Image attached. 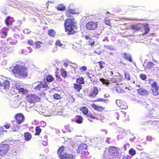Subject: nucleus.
<instances>
[{
  "label": "nucleus",
  "mask_w": 159,
  "mask_h": 159,
  "mask_svg": "<svg viewBox=\"0 0 159 159\" xmlns=\"http://www.w3.org/2000/svg\"><path fill=\"white\" fill-rule=\"evenodd\" d=\"M12 72L16 78L19 79L25 77L28 75V68L25 63L21 61L16 62L13 67Z\"/></svg>",
  "instance_id": "1"
},
{
  "label": "nucleus",
  "mask_w": 159,
  "mask_h": 159,
  "mask_svg": "<svg viewBox=\"0 0 159 159\" xmlns=\"http://www.w3.org/2000/svg\"><path fill=\"white\" fill-rule=\"evenodd\" d=\"M120 148L114 146H110L106 148L103 153V159H120L119 151Z\"/></svg>",
  "instance_id": "2"
},
{
  "label": "nucleus",
  "mask_w": 159,
  "mask_h": 159,
  "mask_svg": "<svg viewBox=\"0 0 159 159\" xmlns=\"http://www.w3.org/2000/svg\"><path fill=\"white\" fill-rule=\"evenodd\" d=\"M64 27L65 31L68 35L74 34L77 32V26L74 18H67L65 20Z\"/></svg>",
  "instance_id": "3"
},
{
  "label": "nucleus",
  "mask_w": 159,
  "mask_h": 159,
  "mask_svg": "<svg viewBox=\"0 0 159 159\" xmlns=\"http://www.w3.org/2000/svg\"><path fill=\"white\" fill-rule=\"evenodd\" d=\"M40 98L35 94H29L26 96V100L27 102L30 104H34L39 102Z\"/></svg>",
  "instance_id": "4"
},
{
  "label": "nucleus",
  "mask_w": 159,
  "mask_h": 159,
  "mask_svg": "<svg viewBox=\"0 0 159 159\" xmlns=\"http://www.w3.org/2000/svg\"><path fill=\"white\" fill-rule=\"evenodd\" d=\"M10 149V145L2 143L0 144V156L4 157Z\"/></svg>",
  "instance_id": "5"
},
{
  "label": "nucleus",
  "mask_w": 159,
  "mask_h": 159,
  "mask_svg": "<svg viewBox=\"0 0 159 159\" xmlns=\"http://www.w3.org/2000/svg\"><path fill=\"white\" fill-rule=\"evenodd\" d=\"M151 90L152 94L154 96H157L159 94V85L156 81L153 82L151 84Z\"/></svg>",
  "instance_id": "6"
},
{
  "label": "nucleus",
  "mask_w": 159,
  "mask_h": 159,
  "mask_svg": "<svg viewBox=\"0 0 159 159\" xmlns=\"http://www.w3.org/2000/svg\"><path fill=\"white\" fill-rule=\"evenodd\" d=\"M98 26V23L93 21L88 22L85 25L86 29L89 30H94L97 28Z\"/></svg>",
  "instance_id": "7"
},
{
  "label": "nucleus",
  "mask_w": 159,
  "mask_h": 159,
  "mask_svg": "<svg viewBox=\"0 0 159 159\" xmlns=\"http://www.w3.org/2000/svg\"><path fill=\"white\" fill-rule=\"evenodd\" d=\"M106 65L105 62L102 61L96 62V65L95 67V70L96 71H101L105 68Z\"/></svg>",
  "instance_id": "8"
},
{
  "label": "nucleus",
  "mask_w": 159,
  "mask_h": 159,
  "mask_svg": "<svg viewBox=\"0 0 159 159\" xmlns=\"http://www.w3.org/2000/svg\"><path fill=\"white\" fill-rule=\"evenodd\" d=\"M98 88L93 86L90 90L88 96L91 98H93L96 97L98 94Z\"/></svg>",
  "instance_id": "9"
},
{
  "label": "nucleus",
  "mask_w": 159,
  "mask_h": 159,
  "mask_svg": "<svg viewBox=\"0 0 159 159\" xmlns=\"http://www.w3.org/2000/svg\"><path fill=\"white\" fill-rule=\"evenodd\" d=\"M17 124H19L23 123L25 120L24 116L21 113H18L16 114L14 116Z\"/></svg>",
  "instance_id": "10"
},
{
  "label": "nucleus",
  "mask_w": 159,
  "mask_h": 159,
  "mask_svg": "<svg viewBox=\"0 0 159 159\" xmlns=\"http://www.w3.org/2000/svg\"><path fill=\"white\" fill-rule=\"evenodd\" d=\"M87 148V146L86 144L84 143L81 144L77 149V153L83 154L84 152H85Z\"/></svg>",
  "instance_id": "11"
},
{
  "label": "nucleus",
  "mask_w": 159,
  "mask_h": 159,
  "mask_svg": "<svg viewBox=\"0 0 159 159\" xmlns=\"http://www.w3.org/2000/svg\"><path fill=\"white\" fill-rule=\"evenodd\" d=\"M39 84L35 86L34 88L36 90L40 91L43 88L46 89L48 88V85L45 82L43 83L42 81H40L39 82Z\"/></svg>",
  "instance_id": "12"
},
{
  "label": "nucleus",
  "mask_w": 159,
  "mask_h": 159,
  "mask_svg": "<svg viewBox=\"0 0 159 159\" xmlns=\"http://www.w3.org/2000/svg\"><path fill=\"white\" fill-rule=\"evenodd\" d=\"M117 105L121 109H126L128 108V106L125 102L120 100H117L116 101Z\"/></svg>",
  "instance_id": "13"
},
{
  "label": "nucleus",
  "mask_w": 159,
  "mask_h": 159,
  "mask_svg": "<svg viewBox=\"0 0 159 159\" xmlns=\"http://www.w3.org/2000/svg\"><path fill=\"white\" fill-rule=\"evenodd\" d=\"M80 12L77 9H69V10L66 11V14L68 17H73V16H71V14H78Z\"/></svg>",
  "instance_id": "14"
},
{
  "label": "nucleus",
  "mask_w": 159,
  "mask_h": 159,
  "mask_svg": "<svg viewBox=\"0 0 159 159\" xmlns=\"http://www.w3.org/2000/svg\"><path fill=\"white\" fill-rule=\"evenodd\" d=\"M10 83L9 81L6 80L2 83L0 81V87H3L4 89L7 91L10 87Z\"/></svg>",
  "instance_id": "15"
},
{
  "label": "nucleus",
  "mask_w": 159,
  "mask_h": 159,
  "mask_svg": "<svg viewBox=\"0 0 159 159\" xmlns=\"http://www.w3.org/2000/svg\"><path fill=\"white\" fill-rule=\"evenodd\" d=\"M91 107L94 110L102 112L104 110L105 108L103 107L97 105L95 104H92Z\"/></svg>",
  "instance_id": "16"
},
{
  "label": "nucleus",
  "mask_w": 159,
  "mask_h": 159,
  "mask_svg": "<svg viewBox=\"0 0 159 159\" xmlns=\"http://www.w3.org/2000/svg\"><path fill=\"white\" fill-rule=\"evenodd\" d=\"M75 158L72 154L64 153L59 158L60 159H74Z\"/></svg>",
  "instance_id": "17"
},
{
  "label": "nucleus",
  "mask_w": 159,
  "mask_h": 159,
  "mask_svg": "<svg viewBox=\"0 0 159 159\" xmlns=\"http://www.w3.org/2000/svg\"><path fill=\"white\" fill-rule=\"evenodd\" d=\"M137 91L138 93L143 96L149 94L148 91L142 88H141L139 89H137Z\"/></svg>",
  "instance_id": "18"
},
{
  "label": "nucleus",
  "mask_w": 159,
  "mask_h": 159,
  "mask_svg": "<svg viewBox=\"0 0 159 159\" xmlns=\"http://www.w3.org/2000/svg\"><path fill=\"white\" fill-rule=\"evenodd\" d=\"M121 81L120 77L118 76H114L110 80L111 83H117L118 82H120Z\"/></svg>",
  "instance_id": "19"
},
{
  "label": "nucleus",
  "mask_w": 159,
  "mask_h": 159,
  "mask_svg": "<svg viewBox=\"0 0 159 159\" xmlns=\"http://www.w3.org/2000/svg\"><path fill=\"white\" fill-rule=\"evenodd\" d=\"M117 120L122 119L125 118L126 115V112L120 111L117 112Z\"/></svg>",
  "instance_id": "20"
},
{
  "label": "nucleus",
  "mask_w": 159,
  "mask_h": 159,
  "mask_svg": "<svg viewBox=\"0 0 159 159\" xmlns=\"http://www.w3.org/2000/svg\"><path fill=\"white\" fill-rule=\"evenodd\" d=\"M84 38L86 40H89V45L92 46L94 45L95 41L91 37H90L87 35H86L84 36Z\"/></svg>",
  "instance_id": "21"
},
{
  "label": "nucleus",
  "mask_w": 159,
  "mask_h": 159,
  "mask_svg": "<svg viewBox=\"0 0 159 159\" xmlns=\"http://www.w3.org/2000/svg\"><path fill=\"white\" fill-rule=\"evenodd\" d=\"M8 29L4 28L0 30V34L2 38H5L7 36Z\"/></svg>",
  "instance_id": "22"
},
{
  "label": "nucleus",
  "mask_w": 159,
  "mask_h": 159,
  "mask_svg": "<svg viewBox=\"0 0 159 159\" xmlns=\"http://www.w3.org/2000/svg\"><path fill=\"white\" fill-rule=\"evenodd\" d=\"M65 150V147L63 146L60 147L57 151L58 157L59 158L64 154L63 153Z\"/></svg>",
  "instance_id": "23"
},
{
  "label": "nucleus",
  "mask_w": 159,
  "mask_h": 159,
  "mask_svg": "<svg viewBox=\"0 0 159 159\" xmlns=\"http://www.w3.org/2000/svg\"><path fill=\"white\" fill-rule=\"evenodd\" d=\"M86 116L88 118V120L90 122H92L93 119L98 120V118H97L95 115H93L91 113H89L86 115Z\"/></svg>",
  "instance_id": "24"
},
{
  "label": "nucleus",
  "mask_w": 159,
  "mask_h": 159,
  "mask_svg": "<svg viewBox=\"0 0 159 159\" xmlns=\"http://www.w3.org/2000/svg\"><path fill=\"white\" fill-rule=\"evenodd\" d=\"M151 113H152V114H151V113H150L149 115H148V116L149 118H152H152L151 120H150L149 122H152L153 123H155L156 122H157L158 121L157 120H153L154 119H157L156 117H155V116L153 115L152 114H154V111L152 109L151 111Z\"/></svg>",
  "instance_id": "25"
},
{
  "label": "nucleus",
  "mask_w": 159,
  "mask_h": 159,
  "mask_svg": "<svg viewBox=\"0 0 159 159\" xmlns=\"http://www.w3.org/2000/svg\"><path fill=\"white\" fill-rule=\"evenodd\" d=\"M24 137L26 141H29L32 138V135L29 132H26L24 134Z\"/></svg>",
  "instance_id": "26"
},
{
  "label": "nucleus",
  "mask_w": 159,
  "mask_h": 159,
  "mask_svg": "<svg viewBox=\"0 0 159 159\" xmlns=\"http://www.w3.org/2000/svg\"><path fill=\"white\" fill-rule=\"evenodd\" d=\"M11 122L13 124V126L11 127L13 131H17L19 129V126L15 123V120H12L11 121Z\"/></svg>",
  "instance_id": "27"
},
{
  "label": "nucleus",
  "mask_w": 159,
  "mask_h": 159,
  "mask_svg": "<svg viewBox=\"0 0 159 159\" xmlns=\"http://www.w3.org/2000/svg\"><path fill=\"white\" fill-rule=\"evenodd\" d=\"M73 88L76 91L79 92L82 89V86L78 84L74 83L73 84Z\"/></svg>",
  "instance_id": "28"
},
{
  "label": "nucleus",
  "mask_w": 159,
  "mask_h": 159,
  "mask_svg": "<svg viewBox=\"0 0 159 159\" xmlns=\"http://www.w3.org/2000/svg\"><path fill=\"white\" fill-rule=\"evenodd\" d=\"M60 71L61 75L63 78H65L68 77L67 72L64 69L61 68L60 69Z\"/></svg>",
  "instance_id": "29"
},
{
  "label": "nucleus",
  "mask_w": 159,
  "mask_h": 159,
  "mask_svg": "<svg viewBox=\"0 0 159 159\" xmlns=\"http://www.w3.org/2000/svg\"><path fill=\"white\" fill-rule=\"evenodd\" d=\"M75 119V121L78 124H81L83 122V118L80 116H76Z\"/></svg>",
  "instance_id": "30"
},
{
  "label": "nucleus",
  "mask_w": 159,
  "mask_h": 159,
  "mask_svg": "<svg viewBox=\"0 0 159 159\" xmlns=\"http://www.w3.org/2000/svg\"><path fill=\"white\" fill-rule=\"evenodd\" d=\"M10 16H7L5 20V23L7 26L11 28L12 22L10 20Z\"/></svg>",
  "instance_id": "31"
},
{
  "label": "nucleus",
  "mask_w": 159,
  "mask_h": 159,
  "mask_svg": "<svg viewBox=\"0 0 159 159\" xmlns=\"http://www.w3.org/2000/svg\"><path fill=\"white\" fill-rule=\"evenodd\" d=\"M155 64L152 62H147L146 66H144L145 69H149L151 68L154 66Z\"/></svg>",
  "instance_id": "32"
},
{
  "label": "nucleus",
  "mask_w": 159,
  "mask_h": 159,
  "mask_svg": "<svg viewBox=\"0 0 159 159\" xmlns=\"http://www.w3.org/2000/svg\"><path fill=\"white\" fill-rule=\"evenodd\" d=\"M76 82L77 83L81 85L84 84L85 83L84 79L83 77H81L77 79L76 80Z\"/></svg>",
  "instance_id": "33"
},
{
  "label": "nucleus",
  "mask_w": 159,
  "mask_h": 159,
  "mask_svg": "<svg viewBox=\"0 0 159 159\" xmlns=\"http://www.w3.org/2000/svg\"><path fill=\"white\" fill-rule=\"evenodd\" d=\"M33 51L32 48L30 47H27L26 49H25L22 50V53L25 54L26 55L29 53Z\"/></svg>",
  "instance_id": "34"
},
{
  "label": "nucleus",
  "mask_w": 159,
  "mask_h": 159,
  "mask_svg": "<svg viewBox=\"0 0 159 159\" xmlns=\"http://www.w3.org/2000/svg\"><path fill=\"white\" fill-rule=\"evenodd\" d=\"M80 110L84 115H86L88 113L89 109L86 107H81L80 108Z\"/></svg>",
  "instance_id": "35"
},
{
  "label": "nucleus",
  "mask_w": 159,
  "mask_h": 159,
  "mask_svg": "<svg viewBox=\"0 0 159 159\" xmlns=\"http://www.w3.org/2000/svg\"><path fill=\"white\" fill-rule=\"evenodd\" d=\"M100 81L103 84H105L107 86H109V85L111 84L110 81H109L107 80L104 79L103 78H100L99 79Z\"/></svg>",
  "instance_id": "36"
},
{
  "label": "nucleus",
  "mask_w": 159,
  "mask_h": 159,
  "mask_svg": "<svg viewBox=\"0 0 159 159\" xmlns=\"http://www.w3.org/2000/svg\"><path fill=\"white\" fill-rule=\"evenodd\" d=\"M45 79L46 82L48 83H50L53 81L54 78L51 75H49L46 77Z\"/></svg>",
  "instance_id": "37"
},
{
  "label": "nucleus",
  "mask_w": 159,
  "mask_h": 159,
  "mask_svg": "<svg viewBox=\"0 0 159 159\" xmlns=\"http://www.w3.org/2000/svg\"><path fill=\"white\" fill-rule=\"evenodd\" d=\"M24 7L25 8H31L32 6L33 5V3L32 2H30L28 1L25 2L24 3Z\"/></svg>",
  "instance_id": "38"
},
{
  "label": "nucleus",
  "mask_w": 159,
  "mask_h": 159,
  "mask_svg": "<svg viewBox=\"0 0 159 159\" xmlns=\"http://www.w3.org/2000/svg\"><path fill=\"white\" fill-rule=\"evenodd\" d=\"M56 33L55 31L52 29H50L48 30V34L52 37H54Z\"/></svg>",
  "instance_id": "39"
},
{
  "label": "nucleus",
  "mask_w": 159,
  "mask_h": 159,
  "mask_svg": "<svg viewBox=\"0 0 159 159\" xmlns=\"http://www.w3.org/2000/svg\"><path fill=\"white\" fill-rule=\"evenodd\" d=\"M57 9L58 11H64L66 9V7L63 4H61L57 6Z\"/></svg>",
  "instance_id": "40"
},
{
  "label": "nucleus",
  "mask_w": 159,
  "mask_h": 159,
  "mask_svg": "<svg viewBox=\"0 0 159 159\" xmlns=\"http://www.w3.org/2000/svg\"><path fill=\"white\" fill-rule=\"evenodd\" d=\"M34 48H39L41 47V45L43 44L42 42L39 41H37L34 43Z\"/></svg>",
  "instance_id": "41"
},
{
  "label": "nucleus",
  "mask_w": 159,
  "mask_h": 159,
  "mask_svg": "<svg viewBox=\"0 0 159 159\" xmlns=\"http://www.w3.org/2000/svg\"><path fill=\"white\" fill-rule=\"evenodd\" d=\"M124 58L130 62L132 61V58L131 56L129 55L127 53L124 54Z\"/></svg>",
  "instance_id": "42"
},
{
  "label": "nucleus",
  "mask_w": 159,
  "mask_h": 159,
  "mask_svg": "<svg viewBox=\"0 0 159 159\" xmlns=\"http://www.w3.org/2000/svg\"><path fill=\"white\" fill-rule=\"evenodd\" d=\"M35 134L36 135H39L42 131L41 129L39 126H37L35 127Z\"/></svg>",
  "instance_id": "43"
},
{
  "label": "nucleus",
  "mask_w": 159,
  "mask_h": 159,
  "mask_svg": "<svg viewBox=\"0 0 159 159\" xmlns=\"http://www.w3.org/2000/svg\"><path fill=\"white\" fill-rule=\"evenodd\" d=\"M106 99L103 98H98V99L92 101V102H105Z\"/></svg>",
  "instance_id": "44"
},
{
  "label": "nucleus",
  "mask_w": 159,
  "mask_h": 159,
  "mask_svg": "<svg viewBox=\"0 0 159 159\" xmlns=\"http://www.w3.org/2000/svg\"><path fill=\"white\" fill-rule=\"evenodd\" d=\"M125 78L128 80H130V75L127 72H125L124 73Z\"/></svg>",
  "instance_id": "45"
},
{
  "label": "nucleus",
  "mask_w": 159,
  "mask_h": 159,
  "mask_svg": "<svg viewBox=\"0 0 159 159\" xmlns=\"http://www.w3.org/2000/svg\"><path fill=\"white\" fill-rule=\"evenodd\" d=\"M129 153L131 155L134 156L136 154V151L134 149L131 148L129 151Z\"/></svg>",
  "instance_id": "46"
},
{
  "label": "nucleus",
  "mask_w": 159,
  "mask_h": 159,
  "mask_svg": "<svg viewBox=\"0 0 159 159\" xmlns=\"http://www.w3.org/2000/svg\"><path fill=\"white\" fill-rule=\"evenodd\" d=\"M139 77L143 80H145L147 79L146 75L144 74H140Z\"/></svg>",
  "instance_id": "47"
},
{
  "label": "nucleus",
  "mask_w": 159,
  "mask_h": 159,
  "mask_svg": "<svg viewBox=\"0 0 159 159\" xmlns=\"http://www.w3.org/2000/svg\"><path fill=\"white\" fill-rule=\"evenodd\" d=\"M55 44L56 45L58 46L59 47H61L63 45V44L61 43V41L59 40H56Z\"/></svg>",
  "instance_id": "48"
},
{
  "label": "nucleus",
  "mask_w": 159,
  "mask_h": 159,
  "mask_svg": "<svg viewBox=\"0 0 159 159\" xmlns=\"http://www.w3.org/2000/svg\"><path fill=\"white\" fill-rule=\"evenodd\" d=\"M144 33L142 34L143 35L147 34H148L150 30V29L149 27H147L145 28L144 29Z\"/></svg>",
  "instance_id": "49"
},
{
  "label": "nucleus",
  "mask_w": 159,
  "mask_h": 159,
  "mask_svg": "<svg viewBox=\"0 0 159 159\" xmlns=\"http://www.w3.org/2000/svg\"><path fill=\"white\" fill-rule=\"evenodd\" d=\"M53 98L56 100H59L61 98V97L58 93H55L53 95Z\"/></svg>",
  "instance_id": "50"
},
{
  "label": "nucleus",
  "mask_w": 159,
  "mask_h": 159,
  "mask_svg": "<svg viewBox=\"0 0 159 159\" xmlns=\"http://www.w3.org/2000/svg\"><path fill=\"white\" fill-rule=\"evenodd\" d=\"M68 100L69 102L70 103H73L75 101V99L72 96L69 97Z\"/></svg>",
  "instance_id": "51"
},
{
  "label": "nucleus",
  "mask_w": 159,
  "mask_h": 159,
  "mask_svg": "<svg viewBox=\"0 0 159 159\" xmlns=\"http://www.w3.org/2000/svg\"><path fill=\"white\" fill-rule=\"evenodd\" d=\"M133 29L136 30V31H138L141 29V28L138 26L137 25H134L132 27Z\"/></svg>",
  "instance_id": "52"
},
{
  "label": "nucleus",
  "mask_w": 159,
  "mask_h": 159,
  "mask_svg": "<svg viewBox=\"0 0 159 159\" xmlns=\"http://www.w3.org/2000/svg\"><path fill=\"white\" fill-rule=\"evenodd\" d=\"M57 73H58L56 72L55 75V77L56 78V79L58 81H60L61 80V77Z\"/></svg>",
  "instance_id": "53"
},
{
  "label": "nucleus",
  "mask_w": 159,
  "mask_h": 159,
  "mask_svg": "<svg viewBox=\"0 0 159 159\" xmlns=\"http://www.w3.org/2000/svg\"><path fill=\"white\" fill-rule=\"evenodd\" d=\"M80 70L81 72H83L87 70V68L86 66H83L80 68Z\"/></svg>",
  "instance_id": "54"
},
{
  "label": "nucleus",
  "mask_w": 159,
  "mask_h": 159,
  "mask_svg": "<svg viewBox=\"0 0 159 159\" xmlns=\"http://www.w3.org/2000/svg\"><path fill=\"white\" fill-rule=\"evenodd\" d=\"M5 131L6 132L7 131L4 130L3 127L0 126V135L3 134Z\"/></svg>",
  "instance_id": "55"
},
{
  "label": "nucleus",
  "mask_w": 159,
  "mask_h": 159,
  "mask_svg": "<svg viewBox=\"0 0 159 159\" xmlns=\"http://www.w3.org/2000/svg\"><path fill=\"white\" fill-rule=\"evenodd\" d=\"M105 22L107 25L109 26H111V23L110 20H108L105 19Z\"/></svg>",
  "instance_id": "56"
},
{
  "label": "nucleus",
  "mask_w": 159,
  "mask_h": 159,
  "mask_svg": "<svg viewBox=\"0 0 159 159\" xmlns=\"http://www.w3.org/2000/svg\"><path fill=\"white\" fill-rule=\"evenodd\" d=\"M28 43L30 45H33L34 44V42L33 40L31 39H29L28 40Z\"/></svg>",
  "instance_id": "57"
},
{
  "label": "nucleus",
  "mask_w": 159,
  "mask_h": 159,
  "mask_svg": "<svg viewBox=\"0 0 159 159\" xmlns=\"http://www.w3.org/2000/svg\"><path fill=\"white\" fill-rule=\"evenodd\" d=\"M152 138L150 136H148L147 138V140L149 142L152 141Z\"/></svg>",
  "instance_id": "58"
},
{
  "label": "nucleus",
  "mask_w": 159,
  "mask_h": 159,
  "mask_svg": "<svg viewBox=\"0 0 159 159\" xmlns=\"http://www.w3.org/2000/svg\"><path fill=\"white\" fill-rule=\"evenodd\" d=\"M141 159H148L149 158L147 157L146 155H141Z\"/></svg>",
  "instance_id": "59"
},
{
  "label": "nucleus",
  "mask_w": 159,
  "mask_h": 159,
  "mask_svg": "<svg viewBox=\"0 0 159 159\" xmlns=\"http://www.w3.org/2000/svg\"><path fill=\"white\" fill-rule=\"evenodd\" d=\"M25 92L24 89L23 88H21L18 91L19 93H22L23 94H24Z\"/></svg>",
  "instance_id": "60"
},
{
  "label": "nucleus",
  "mask_w": 159,
  "mask_h": 159,
  "mask_svg": "<svg viewBox=\"0 0 159 159\" xmlns=\"http://www.w3.org/2000/svg\"><path fill=\"white\" fill-rule=\"evenodd\" d=\"M3 127H5L6 129H8L10 128V125L9 124L3 126Z\"/></svg>",
  "instance_id": "61"
},
{
  "label": "nucleus",
  "mask_w": 159,
  "mask_h": 159,
  "mask_svg": "<svg viewBox=\"0 0 159 159\" xmlns=\"http://www.w3.org/2000/svg\"><path fill=\"white\" fill-rule=\"evenodd\" d=\"M42 144L44 146H46L48 144V143L46 141H43L42 143Z\"/></svg>",
  "instance_id": "62"
},
{
  "label": "nucleus",
  "mask_w": 159,
  "mask_h": 159,
  "mask_svg": "<svg viewBox=\"0 0 159 159\" xmlns=\"http://www.w3.org/2000/svg\"><path fill=\"white\" fill-rule=\"evenodd\" d=\"M21 88L18 85V86H16V89L18 91Z\"/></svg>",
  "instance_id": "63"
},
{
  "label": "nucleus",
  "mask_w": 159,
  "mask_h": 159,
  "mask_svg": "<svg viewBox=\"0 0 159 159\" xmlns=\"http://www.w3.org/2000/svg\"><path fill=\"white\" fill-rule=\"evenodd\" d=\"M63 65L66 67L68 66V64L66 62H64V63Z\"/></svg>",
  "instance_id": "64"
}]
</instances>
